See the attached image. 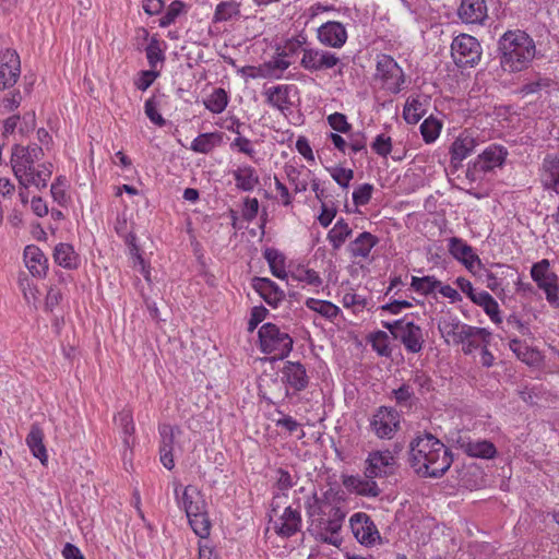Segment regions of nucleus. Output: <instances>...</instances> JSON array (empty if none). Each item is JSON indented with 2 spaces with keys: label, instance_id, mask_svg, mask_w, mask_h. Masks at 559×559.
I'll use <instances>...</instances> for the list:
<instances>
[{
  "label": "nucleus",
  "instance_id": "obj_37",
  "mask_svg": "<svg viewBox=\"0 0 559 559\" xmlns=\"http://www.w3.org/2000/svg\"><path fill=\"white\" fill-rule=\"evenodd\" d=\"M473 302L481 307L492 322L501 323L499 305L489 293L485 290L479 292L477 296H473Z\"/></svg>",
  "mask_w": 559,
  "mask_h": 559
},
{
  "label": "nucleus",
  "instance_id": "obj_55",
  "mask_svg": "<svg viewBox=\"0 0 559 559\" xmlns=\"http://www.w3.org/2000/svg\"><path fill=\"white\" fill-rule=\"evenodd\" d=\"M441 124L435 119H426L420 124V132L426 143H432L439 136Z\"/></svg>",
  "mask_w": 559,
  "mask_h": 559
},
{
  "label": "nucleus",
  "instance_id": "obj_7",
  "mask_svg": "<svg viewBox=\"0 0 559 559\" xmlns=\"http://www.w3.org/2000/svg\"><path fill=\"white\" fill-rule=\"evenodd\" d=\"M345 515L344 510H335L328 516L312 520V523L309 524V531L317 539L337 547L341 544L338 533L343 526Z\"/></svg>",
  "mask_w": 559,
  "mask_h": 559
},
{
  "label": "nucleus",
  "instance_id": "obj_57",
  "mask_svg": "<svg viewBox=\"0 0 559 559\" xmlns=\"http://www.w3.org/2000/svg\"><path fill=\"white\" fill-rule=\"evenodd\" d=\"M144 111L147 118L156 126L164 127L166 120L157 110V103L154 97L148 98L144 104Z\"/></svg>",
  "mask_w": 559,
  "mask_h": 559
},
{
  "label": "nucleus",
  "instance_id": "obj_39",
  "mask_svg": "<svg viewBox=\"0 0 559 559\" xmlns=\"http://www.w3.org/2000/svg\"><path fill=\"white\" fill-rule=\"evenodd\" d=\"M264 259L269 263L271 273L281 280L286 278L287 272L285 267V257L282 252L274 248H266L264 250Z\"/></svg>",
  "mask_w": 559,
  "mask_h": 559
},
{
  "label": "nucleus",
  "instance_id": "obj_17",
  "mask_svg": "<svg viewBox=\"0 0 559 559\" xmlns=\"http://www.w3.org/2000/svg\"><path fill=\"white\" fill-rule=\"evenodd\" d=\"M491 333L478 326L465 325L461 330L457 344H462L465 355L472 354L475 349L490 343Z\"/></svg>",
  "mask_w": 559,
  "mask_h": 559
},
{
  "label": "nucleus",
  "instance_id": "obj_32",
  "mask_svg": "<svg viewBox=\"0 0 559 559\" xmlns=\"http://www.w3.org/2000/svg\"><path fill=\"white\" fill-rule=\"evenodd\" d=\"M25 441L33 455L45 464L48 460V455L44 444V431L38 424L32 425Z\"/></svg>",
  "mask_w": 559,
  "mask_h": 559
},
{
  "label": "nucleus",
  "instance_id": "obj_28",
  "mask_svg": "<svg viewBox=\"0 0 559 559\" xmlns=\"http://www.w3.org/2000/svg\"><path fill=\"white\" fill-rule=\"evenodd\" d=\"M179 506L185 510L187 518H191L206 510V502L203 495L194 486H187L183 489L181 498L178 500Z\"/></svg>",
  "mask_w": 559,
  "mask_h": 559
},
{
  "label": "nucleus",
  "instance_id": "obj_27",
  "mask_svg": "<svg viewBox=\"0 0 559 559\" xmlns=\"http://www.w3.org/2000/svg\"><path fill=\"white\" fill-rule=\"evenodd\" d=\"M477 143L476 140L466 132L461 133L452 143L451 153V165L457 168L462 165V162L472 154Z\"/></svg>",
  "mask_w": 559,
  "mask_h": 559
},
{
  "label": "nucleus",
  "instance_id": "obj_6",
  "mask_svg": "<svg viewBox=\"0 0 559 559\" xmlns=\"http://www.w3.org/2000/svg\"><path fill=\"white\" fill-rule=\"evenodd\" d=\"M451 55L457 67L473 68L480 61L483 49L479 41L474 36L460 34L451 44Z\"/></svg>",
  "mask_w": 559,
  "mask_h": 559
},
{
  "label": "nucleus",
  "instance_id": "obj_56",
  "mask_svg": "<svg viewBox=\"0 0 559 559\" xmlns=\"http://www.w3.org/2000/svg\"><path fill=\"white\" fill-rule=\"evenodd\" d=\"M285 174L289 183L294 187L296 193L304 192L307 190L308 183L306 180L300 179L301 171L292 165L285 166Z\"/></svg>",
  "mask_w": 559,
  "mask_h": 559
},
{
  "label": "nucleus",
  "instance_id": "obj_47",
  "mask_svg": "<svg viewBox=\"0 0 559 559\" xmlns=\"http://www.w3.org/2000/svg\"><path fill=\"white\" fill-rule=\"evenodd\" d=\"M440 286V281L437 280L435 276H413L411 282V287L424 295L427 296L431 293H433L438 287Z\"/></svg>",
  "mask_w": 559,
  "mask_h": 559
},
{
  "label": "nucleus",
  "instance_id": "obj_43",
  "mask_svg": "<svg viewBox=\"0 0 559 559\" xmlns=\"http://www.w3.org/2000/svg\"><path fill=\"white\" fill-rule=\"evenodd\" d=\"M306 306L308 309L318 312L323 318L329 320H333L340 313V308L328 300L308 298L306 300Z\"/></svg>",
  "mask_w": 559,
  "mask_h": 559
},
{
  "label": "nucleus",
  "instance_id": "obj_42",
  "mask_svg": "<svg viewBox=\"0 0 559 559\" xmlns=\"http://www.w3.org/2000/svg\"><path fill=\"white\" fill-rule=\"evenodd\" d=\"M228 100L227 92L222 87H217L204 99V106L213 114H221L226 109Z\"/></svg>",
  "mask_w": 559,
  "mask_h": 559
},
{
  "label": "nucleus",
  "instance_id": "obj_15",
  "mask_svg": "<svg viewBox=\"0 0 559 559\" xmlns=\"http://www.w3.org/2000/svg\"><path fill=\"white\" fill-rule=\"evenodd\" d=\"M281 372L286 396L304 391L309 384L306 367L299 361H286Z\"/></svg>",
  "mask_w": 559,
  "mask_h": 559
},
{
  "label": "nucleus",
  "instance_id": "obj_2",
  "mask_svg": "<svg viewBox=\"0 0 559 559\" xmlns=\"http://www.w3.org/2000/svg\"><path fill=\"white\" fill-rule=\"evenodd\" d=\"M500 64L509 73L530 67L536 56L533 38L523 31H508L499 39Z\"/></svg>",
  "mask_w": 559,
  "mask_h": 559
},
{
  "label": "nucleus",
  "instance_id": "obj_41",
  "mask_svg": "<svg viewBox=\"0 0 559 559\" xmlns=\"http://www.w3.org/2000/svg\"><path fill=\"white\" fill-rule=\"evenodd\" d=\"M290 87L288 85H277L266 91L267 103L273 107H276L281 111L287 109L290 106L288 99Z\"/></svg>",
  "mask_w": 559,
  "mask_h": 559
},
{
  "label": "nucleus",
  "instance_id": "obj_58",
  "mask_svg": "<svg viewBox=\"0 0 559 559\" xmlns=\"http://www.w3.org/2000/svg\"><path fill=\"white\" fill-rule=\"evenodd\" d=\"M421 104L418 100L407 102L404 110L403 117L407 123H417L421 119L420 114Z\"/></svg>",
  "mask_w": 559,
  "mask_h": 559
},
{
  "label": "nucleus",
  "instance_id": "obj_30",
  "mask_svg": "<svg viewBox=\"0 0 559 559\" xmlns=\"http://www.w3.org/2000/svg\"><path fill=\"white\" fill-rule=\"evenodd\" d=\"M449 252L467 269H472L475 262H480L478 255L474 253L473 248L457 237L449 239Z\"/></svg>",
  "mask_w": 559,
  "mask_h": 559
},
{
  "label": "nucleus",
  "instance_id": "obj_46",
  "mask_svg": "<svg viewBox=\"0 0 559 559\" xmlns=\"http://www.w3.org/2000/svg\"><path fill=\"white\" fill-rule=\"evenodd\" d=\"M369 342L371 344L372 349L380 356L390 357L392 349L390 347L389 335L384 331H377L371 333L369 336Z\"/></svg>",
  "mask_w": 559,
  "mask_h": 559
},
{
  "label": "nucleus",
  "instance_id": "obj_18",
  "mask_svg": "<svg viewBox=\"0 0 559 559\" xmlns=\"http://www.w3.org/2000/svg\"><path fill=\"white\" fill-rule=\"evenodd\" d=\"M508 154V150L503 145L491 144L477 156L474 163V169L476 171L487 173L497 167L500 168L503 166Z\"/></svg>",
  "mask_w": 559,
  "mask_h": 559
},
{
  "label": "nucleus",
  "instance_id": "obj_8",
  "mask_svg": "<svg viewBox=\"0 0 559 559\" xmlns=\"http://www.w3.org/2000/svg\"><path fill=\"white\" fill-rule=\"evenodd\" d=\"M376 80H380L382 86L390 93L397 94L405 83V74L399 63L389 55L377 56Z\"/></svg>",
  "mask_w": 559,
  "mask_h": 559
},
{
  "label": "nucleus",
  "instance_id": "obj_23",
  "mask_svg": "<svg viewBox=\"0 0 559 559\" xmlns=\"http://www.w3.org/2000/svg\"><path fill=\"white\" fill-rule=\"evenodd\" d=\"M276 477H275V484H274V492H273V499L271 503V512L276 515L278 509L281 508L282 500L287 499L288 495L287 491L293 488L297 479L295 476H293L288 471L283 468L276 469Z\"/></svg>",
  "mask_w": 559,
  "mask_h": 559
},
{
  "label": "nucleus",
  "instance_id": "obj_51",
  "mask_svg": "<svg viewBox=\"0 0 559 559\" xmlns=\"http://www.w3.org/2000/svg\"><path fill=\"white\" fill-rule=\"evenodd\" d=\"M552 84V81L548 78H537L534 81L523 84L520 88V93L523 96L537 95L542 91H547Z\"/></svg>",
  "mask_w": 559,
  "mask_h": 559
},
{
  "label": "nucleus",
  "instance_id": "obj_25",
  "mask_svg": "<svg viewBox=\"0 0 559 559\" xmlns=\"http://www.w3.org/2000/svg\"><path fill=\"white\" fill-rule=\"evenodd\" d=\"M252 287L273 308H276L285 298L284 290L267 277H254L252 280Z\"/></svg>",
  "mask_w": 559,
  "mask_h": 559
},
{
  "label": "nucleus",
  "instance_id": "obj_49",
  "mask_svg": "<svg viewBox=\"0 0 559 559\" xmlns=\"http://www.w3.org/2000/svg\"><path fill=\"white\" fill-rule=\"evenodd\" d=\"M188 520L191 528L199 537L205 538L210 535L211 522L206 510L188 518Z\"/></svg>",
  "mask_w": 559,
  "mask_h": 559
},
{
  "label": "nucleus",
  "instance_id": "obj_44",
  "mask_svg": "<svg viewBox=\"0 0 559 559\" xmlns=\"http://www.w3.org/2000/svg\"><path fill=\"white\" fill-rule=\"evenodd\" d=\"M116 421L123 433V445L127 449L131 448V437L134 433V423L131 411L122 409L116 417Z\"/></svg>",
  "mask_w": 559,
  "mask_h": 559
},
{
  "label": "nucleus",
  "instance_id": "obj_52",
  "mask_svg": "<svg viewBox=\"0 0 559 559\" xmlns=\"http://www.w3.org/2000/svg\"><path fill=\"white\" fill-rule=\"evenodd\" d=\"M186 4L182 1L175 0L167 8L164 15L159 19L160 27H168L175 23L176 19L183 12Z\"/></svg>",
  "mask_w": 559,
  "mask_h": 559
},
{
  "label": "nucleus",
  "instance_id": "obj_50",
  "mask_svg": "<svg viewBox=\"0 0 559 559\" xmlns=\"http://www.w3.org/2000/svg\"><path fill=\"white\" fill-rule=\"evenodd\" d=\"M465 325V323H461L459 320L452 319L439 322L438 329L443 337L452 338L453 343L457 344L461 330Z\"/></svg>",
  "mask_w": 559,
  "mask_h": 559
},
{
  "label": "nucleus",
  "instance_id": "obj_34",
  "mask_svg": "<svg viewBox=\"0 0 559 559\" xmlns=\"http://www.w3.org/2000/svg\"><path fill=\"white\" fill-rule=\"evenodd\" d=\"M510 349L515 356L528 366H537L542 361L540 353L518 338H513L509 343Z\"/></svg>",
  "mask_w": 559,
  "mask_h": 559
},
{
  "label": "nucleus",
  "instance_id": "obj_61",
  "mask_svg": "<svg viewBox=\"0 0 559 559\" xmlns=\"http://www.w3.org/2000/svg\"><path fill=\"white\" fill-rule=\"evenodd\" d=\"M175 427L168 424L159 426L160 445L159 449L174 450L175 444Z\"/></svg>",
  "mask_w": 559,
  "mask_h": 559
},
{
  "label": "nucleus",
  "instance_id": "obj_33",
  "mask_svg": "<svg viewBox=\"0 0 559 559\" xmlns=\"http://www.w3.org/2000/svg\"><path fill=\"white\" fill-rule=\"evenodd\" d=\"M378 241L379 239L374 235L364 231L348 245V251L355 258L359 257L366 259Z\"/></svg>",
  "mask_w": 559,
  "mask_h": 559
},
{
  "label": "nucleus",
  "instance_id": "obj_45",
  "mask_svg": "<svg viewBox=\"0 0 559 559\" xmlns=\"http://www.w3.org/2000/svg\"><path fill=\"white\" fill-rule=\"evenodd\" d=\"M146 59L152 70H157L158 63L165 61V53L160 46V41L156 37H152L145 48Z\"/></svg>",
  "mask_w": 559,
  "mask_h": 559
},
{
  "label": "nucleus",
  "instance_id": "obj_4",
  "mask_svg": "<svg viewBox=\"0 0 559 559\" xmlns=\"http://www.w3.org/2000/svg\"><path fill=\"white\" fill-rule=\"evenodd\" d=\"M304 41L295 39L290 41L286 48L290 51H296L298 48L302 51L300 66L309 72H320L334 68L340 63V58L328 50L318 48L302 47Z\"/></svg>",
  "mask_w": 559,
  "mask_h": 559
},
{
  "label": "nucleus",
  "instance_id": "obj_35",
  "mask_svg": "<svg viewBox=\"0 0 559 559\" xmlns=\"http://www.w3.org/2000/svg\"><path fill=\"white\" fill-rule=\"evenodd\" d=\"M236 187L242 191H252L259 183L255 169L249 165L240 166L233 171Z\"/></svg>",
  "mask_w": 559,
  "mask_h": 559
},
{
  "label": "nucleus",
  "instance_id": "obj_54",
  "mask_svg": "<svg viewBox=\"0 0 559 559\" xmlns=\"http://www.w3.org/2000/svg\"><path fill=\"white\" fill-rule=\"evenodd\" d=\"M392 395L400 406L411 407L414 402V390L409 383L402 384L392 391Z\"/></svg>",
  "mask_w": 559,
  "mask_h": 559
},
{
  "label": "nucleus",
  "instance_id": "obj_59",
  "mask_svg": "<svg viewBox=\"0 0 559 559\" xmlns=\"http://www.w3.org/2000/svg\"><path fill=\"white\" fill-rule=\"evenodd\" d=\"M330 127L341 133H347L350 131L352 126L348 123L347 118L344 114L334 112L328 117Z\"/></svg>",
  "mask_w": 559,
  "mask_h": 559
},
{
  "label": "nucleus",
  "instance_id": "obj_48",
  "mask_svg": "<svg viewBox=\"0 0 559 559\" xmlns=\"http://www.w3.org/2000/svg\"><path fill=\"white\" fill-rule=\"evenodd\" d=\"M239 3L236 1H224L216 5L214 13L215 22H226L240 14Z\"/></svg>",
  "mask_w": 559,
  "mask_h": 559
},
{
  "label": "nucleus",
  "instance_id": "obj_36",
  "mask_svg": "<svg viewBox=\"0 0 559 559\" xmlns=\"http://www.w3.org/2000/svg\"><path fill=\"white\" fill-rule=\"evenodd\" d=\"M346 488L353 489L356 493L366 497H377L380 489L373 479H362L356 476H349L343 481Z\"/></svg>",
  "mask_w": 559,
  "mask_h": 559
},
{
  "label": "nucleus",
  "instance_id": "obj_5",
  "mask_svg": "<svg viewBox=\"0 0 559 559\" xmlns=\"http://www.w3.org/2000/svg\"><path fill=\"white\" fill-rule=\"evenodd\" d=\"M383 326L403 344L407 353L417 354L423 349L425 344L423 330L413 321L400 319L393 322H383Z\"/></svg>",
  "mask_w": 559,
  "mask_h": 559
},
{
  "label": "nucleus",
  "instance_id": "obj_60",
  "mask_svg": "<svg viewBox=\"0 0 559 559\" xmlns=\"http://www.w3.org/2000/svg\"><path fill=\"white\" fill-rule=\"evenodd\" d=\"M371 148L380 156L386 157L392 151V141L385 134H379L371 144Z\"/></svg>",
  "mask_w": 559,
  "mask_h": 559
},
{
  "label": "nucleus",
  "instance_id": "obj_29",
  "mask_svg": "<svg viewBox=\"0 0 559 559\" xmlns=\"http://www.w3.org/2000/svg\"><path fill=\"white\" fill-rule=\"evenodd\" d=\"M23 255L25 265L32 273V275L43 277L47 274L48 260L44 252L37 246H26Z\"/></svg>",
  "mask_w": 559,
  "mask_h": 559
},
{
  "label": "nucleus",
  "instance_id": "obj_64",
  "mask_svg": "<svg viewBox=\"0 0 559 559\" xmlns=\"http://www.w3.org/2000/svg\"><path fill=\"white\" fill-rule=\"evenodd\" d=\"M230 148L237 150L238 152L246 154L250 158H254L255 150L252 145V142L242 135L234 139V141L230 143Z\"/></svg>",
  "mask_w": 559,
  "mask_h": 559
},
{
  "label": "nucleus",
  "instance_id": "obj_21",
  "mask_svg": "<svg viewBox=\"0 0 559 559\" xmlns=\"http://www.w3.org/2000/svg\"><path fill=\"white\" fill-rule=\"evenodd\" d=\"M318 38L325 46L341 48L347 40V32L341 22L329 21L318 28Z\"/></svg>",
  "mask_w": 559,
  "mask_h": 559
},
{
  "label": "nucleus",
  "instance_id": "obj_62",
  "mask_svg": "<svg viewBox=\"0 0 559 559\" xmlns=\"http://www.w3.org/2000/svg\"><path fill=\"white\" fill-rule=\"evenodd\" d=\"M373 187L370 183L360 185L353 192V201L356 205H366L372 195Z\"/></svg>",
  "mask_w": 559,
  "mask_h": 559
},
{
  "label": "nucleus",
  "instance_id": "obj_12",
  "mask_svg": "<svg viewBox=\"0 0 559 559\" xmlns=\"http://www.w3.org/2000/svg\"><path fill=\"white\" fill-rule=\"evenodd\" d=\"M349 527L355 539L364 547L371 548L381 543L377 525L365 512L354 513L349 518Z\"/></svg>",
  "mask_w": 559,
  "mask_h": 559
},
{
  "label": "nucleus",
  "instance_id": "obj_24",
  "mask_svg": "<svg viewBox=\"0 0 559 559\" xmlns=\"http://www.w3.org/2000/svg\"><path fill=\"white\" fill-rule=\"evenodd\" d=\"M540 182L544 189L559 193V154H547L544 157Z\"/></svg>",
  "mask_w": 559,
  "mask_h": 559
},
{
  "label": "nucleus",
  "instance_id": "obj_10",
  "mask_svg": "<svg viewBox=\"0 0 559 559\" xmlns=\"http://www.w3.org/2000/svg\"><path fill=\"white\" fill-rule=\"evenodd\" d=\"M397 468V457L389 449L371 451L365 461V476L369 479L392 476Z\"/></svg>",
  "mask_w": 559,
  "mask_h": 559
},
{
  "label": "nucleus",
  "instance_id": "obj_19",
  "mask_svg": "<svg viewBox=\"0 0 559 559\" xmlns=\"http://www.w3.org/2000/svg\"><path fill=\"white\" fill-rule=\"evenodd\" d=\"M457 447L468 456L479 459H493L497 454L495 444L484 439H473L469 436H460Z\"/></svg>",
  "mask_w": 559,
  "mask_h": 559
},
{
  "label": "nucleus",
  "instance_id": "obj_3",
  "mask_svg": "<svg viewBox=\"0 0 559 559\" xmlns=\"http://www.w3.org/2000/svg\"><path fill=\"white\" fill-rule=\"evenodd\" d=\"M260 348L264 354H273L275 358L283 359L289 355L293 349V338L282 331L274 323L263 324L258 332Z\"/></svg>",
  "mask_w": 559,
  "mask_h": 559
},
{
  "label": "nucleus",
  "instance_id": "obj_14",
  "mask_svg": "<svg viewBox=\"0 0 559 559\" xmlns=\"http://www.w3.org/2000/svg\"><path fill=\"white\" fill-rule=\"evenodd\" d=\"M306 515L309 524L312 520H319V518L328 516L335 510H343L335 501L333 491L325 490L322 493L313 491L305 501Z\"/></svg>",
  "mask_w": 559,
  "mask_h": 559
},
{
  "label": "nucleus",
  "instance_id": "obj_22",
  "mask_svg": "<svg viewBox=\"0 0 559 559\" xmlns=\"http://www.w3.org/2000/svg\"><path fill=\"white\" fill-rule=\"evenodd\" d=\"M52 169L51 163H40L27 170L23 177L16 179L23 188L35 187L37 190H41L47 187Z\"/></svg>",
  "mask_w": 559,
  "mask_h": 559
},
{
  "label": "nucleus",
  "instance_id": "obj_13",
  "mask_svg": "<svg viewBox=\"0 0 559 559\" xmlns=\"http://www.w3.org/2000/svg\"><path fill=\"white\" fill-rule=\"evenodd\" d=\"M44 157V150L37 144L23 146L15 144L11 154V166L15 178L23 177L27 170L36 166Z\"/></svg>",
  "mask_w": 559,
  "mask_h": 559
},
{
  "label": "nucleus",
  "instance_id": "obj_11",
  "mask_svg": "<svg viewBox=\"0 0 559 559\" xmlns=\"http://www.w3.org/2000/svg\"><path fill=\"white\" fill-rule=\"evenodd\" d=\"M369 426L379 439L391 440L400 430V414L393 407L380 406L372 414Z\"/></svg>",
  "mask_w": 559,
  "mask_h": 559
},
{
  "label": "nucleus",
  "instance_id": "obj_20",
  "mask_svg": "<svg viewBox=\"0 0 559 559\" xmlns=\"http://www.w3.org/2000/svg\"><path fill=\"white\" fill-rule=\"evenodd\" d=\"M457 15L466 24H484L488 16L486 0H461Z\"/></svg>",
  "mask_w": 559,
  "mask_h": 559
},
{
  "label": "nucleus",
  "instance_id": "obj_26",
  "mask_svg": "<svg viewBox=\"0 0 559 559\" xmlns=\"http://www.w3.org/2000/svg\"><path fill=\"white\" fill-rule=\"evenodd\" d=\"M301 527V514L292 507H286L284 512L274 522V530L278 536L290 537Z\"/></svg>",
  "mask_w": 559,
  "mask_h": 559
},
{
  "label": "nucleus",
  "instance_id": "obj_53",
  "mask_svg": "<svg viewBox=\"0 0 559 559\" xmlns=\"http://www.w3.org/2000/svg\"><path fill=\"white\" fill-rule=\"evenodd\" d=\"M67 187L68 180L64 176L57 177L50 187L52 199L60 205H66L68 202L69 197L66 192Z\"/></svg>",
  "mask_w": 559,
  "mask_h": 559
},
{
  "label": "nucleus",
  "instance_id": "obj_63",
  "mask_svg": "<svg viewBox=\"0 0 559 559\" xmlns=\"http://www.w3.org/2000/svg\"><path fill=\"white\" fill-rule=\"evenodd\" d=\"M159 70H144L141 71L139 78L135 81V86L140 91L147 90L153 82L159 76Z\"/></svg>",
  "mask_w": 559,
  "mask_h": 559
},
{
  "label": "nucleus",
  "instance_id": "obj_31",
  "mask_svg": "<svg viewBox=\"0 0 559 559\" xmlns=\"http://www.w3.org/2000/svg\"><path fill=\"white\" fill-rule=\"evenodd\" d=\"M53 261L68 270H74L79 266L80 258L70 243L60 242L53 249Z\"/></svg>",
  "mask_w": 559,
  "mask_h": 559
},
{
  "label": "nucleus",
  "instance_id": "obj_1",
  "mask_svg": "<svg viewBox=\"0 0 559 559\" xmlns=\"http://www.w3.org/2000/svg\"><path fill=\"white\" fill-rule=\"evenodd\" d=\"M452 462L450 450L431 433L418 435L409 442L408 464L421 477H441Z\"/></svg>",
  "mask_w": 559,
  "mask_h": 559
},
{
  "label": "nucleus",
  "instance_id": "obj_16",
  "mask_svg": "<svg viewBox=\"0 0 559 559\" xmlns=\"http://www.w3.org/2000/svg\"><path fill=\"white\" fill-rule=\"evenodd\" d=\"M21 74V61L15 50L0 52V90L13 86Z\"/></svg>",
  "mask_w": 559,
  "mask_h": 559
},
{
  "label": "nucleus",
  "instance_id": "obj_9",
  "mask_svg": "<svg viewBox=\"0 0 559 559\" xmlns=\"http://www.w3.org/2000/svg\"><path fill=\"white\" fill-rule=\"evenodd\" d=\"M531 277L538 288L544 290L549 305L554 308H559V277L550 271V263L547 259H543L532 265Z\"/></svg>",
  "mask_w": 559,
  "mask_h": 559
},
{
  "label": "nucleus",
  "instance_id": "obj_40",
  "mask_svg": "<svg viewBox=\"0 0 559 559\" xmlns=\"http://www.w3.org/2000/svg\"><path fill=\"white\" fill-rule=\"evenodd\" d=\"M350 235L352 228L343 218H341L328 233V240L334 250H338Z\"/></svg>",
  "mask_w": 559,
  "mask_h": 559
},
{
  "label": "nucleus",
  "instance_id": "obj_38",
  "mask_svg": "<svg viewBox=\"0 0 559 559\" xmlns=\"http://www.w3.org/2000/svg\"><path fill=\"white\" fill-rule=\"evenodd\" d=\"M222 139L223 136L218 132L202 133L192 141L190 148L195 153L209 154L219 145Z\"/></svg>",
  "mask_w": 559,
  "mask_h": 559
}]
</instances>
